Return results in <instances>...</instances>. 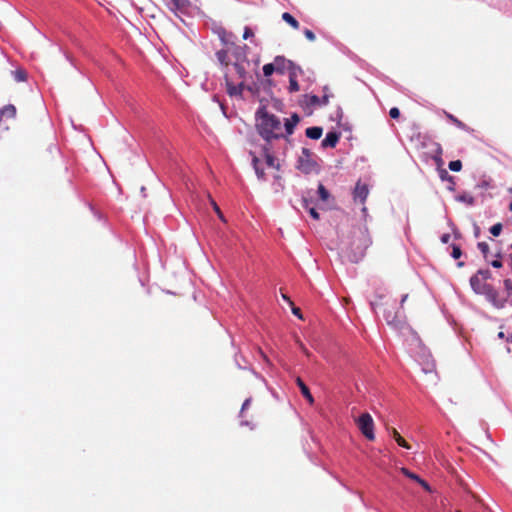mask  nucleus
Returning <instances> with one entry per match:
<instances>
[{"label":"nucleus","instance_id":"nucleus-1","mask_svg":"<svg viewBox=\"0 0 512 512\" xmlns=\"http://www.w3.org/2000/svg\"><path fill=\"white\" fill-rule=\"evenodd\" d=\"M256 128L260 136L268 143L284 136L281 121L275 115L270 114L265 106L260 107L256 112Z\"/></svg>","mask_w":512,"mask_h":512},{"label":"nucleus","instance_id":"nucleus-2","mask_svg":"<svg viewBox=\"0 0 512 512\" xmlns=\"http://www.w3.org/2000/svg\"><path fill=\"white\" fill-rule=\"evenodd\" d=\"M470 285L475 293L485 295L486 299L497 309L505 307L506 298L500 297L498 291L492 285L483 282L477 273L470 278Z\"/></svg>","mask_w":512,"mask_h":512},{"label":"nucleus","instance_id":"nucleus-3","mask_svg":"<svg viewBox=\"0 0 512 512\" xmlns=\"http://www.w3.org/2000/svg\"><path fill=\"white\" fill-rule=\"evenodd\" d=\"M371 243L372 241L367 229H358L355 231L353 234V241L351 243V255H349L350 261L358 262L362 259Z\"/></svg>","mask_w":512,"mask_h":512},{"label":"nucleus","instance_id":"nucleus-4","mask_svg":"<svg viewBox=\"0 0 512 512\" xmlns=\"http://www.w3.org/2000/svg\"><path fill=\"white\" fill-rule=\"evenodd\" d=\"M297 169L304 174L317 173L319 171V164L316 157L308 148H302L301 155L297 161Z\"/></svg>","mask_w":512,"mask_h":512},{"label":"nucleus","instance_id":"nucleus-5","mask_svg":"<svg viewBox=\"0 0 512 512\" xmlns=\"http://www.w3.org/2000/svg\"><path fill=\"white\" fill-rule=\"evenodd\" d=\"M409 299V294H404L400 300V307L394 309V307L386 306L384 309V318L389 325L399 326L405 319V303Z\"/></svg>","mask_w":512,"mask_h":512},{"label":"nucleus","instance_id":"nucleus-6","mask_svg":"<svg viewBox=\"0 0 512 512\" xmlns=\"http://www.w3.org/2000/svg\"><path fill=\"white\" fill-rule=\"evenodd\" d=\"M357 426L361 433L370 441H373L375 439L374 434V422L369 413H363L361 414L357 421Z\"/></svg>","mask_w":512,"mask_h":512},{"label":"nucleus","instance_id":"nucleus-7","mask_svg":"<svg viewBox=\"0 0 512 512\" xmlns=\"http://www.w3.org/2000/svg\"><path fill=\"white\" fill-rule=\"evenodd\" d=\"M368 195H369L368 186L366 184H362L360 181H358L356 183V186L353 191L354 202H359L360 204H364Z\"/></svg>","mask_w":512,"mask_h":512},{"label":"nucleus","instance_id":"nucleus-8","mask_svg":"<svg viewBox=\"0 0 512 512\" xmlns=\"http://www.w3.org/2000/svg\"><path fill=\"white\" fill-rule=\"evenodd\" d=\"M275 72L283 74L286 69L294 68L292 61L285 59L284 56H276L273 61Z\"/></svg>","mask_w":512,"mask_h":512},{"label":"nucleus","instance_id":"nucleus-9","mask_svg":"<svg viewBox=\"0 0 512 512\" xmlns=\"http://www.w3.org/2000/svg\"><path fill=\"white\" fill-rule=\"evenodd\" d=\"M170 9L175 13H186L191 7L189 0H170Z\"/></svg>","mask_w":512,"mask_h":512},{"label":"nucleus","instance_id":"nucleus-10","mask_svg":"<svg viewBox=\"0 0 512 512\" xmlns=\"http://www.w3.org/2000/svg\"><path fill=\"white\" fill-rule=\"evenodd\" d=\"M226 87H227V93L230 96H240L242 95L243 89H244V82L241 81L239 84L234 85L232 81H230L228 75H226Z\"/></svg>","mask_w":512,"mask_h":512},{"label":"nucleus","instance_id":"nucleus-11","mask_svg":"<svg viewBox=\"0 0 512 512\" xmlns=\"http://www.w3.org/2000/svg\"><path fill=\"white\" fill-rule=\"evenodd\" d=\"M340 135L337 132H328L321 142L323 148H334L339 141Z\"/></svg>","mask_w":512,"mask_h":512},{"label":"nucleus","instance_id":"nucleus-12","mask_svg":"<svg viewBox=\"0 0 512 512\" xmlns=\"http://www.w3.org/2000/svg\"><path fill=\"white\" fill-rule=\"evenodd\" d=\"M331 97H333V94H323L322 97L310 95L308 96V104L311 106H325L329 103Z\"/></svg>","mask_w":512,"mask_h":512},{"label":"nucleus","instance_id":"nucleus-13","mask_svg":"<svg viewBox=\"0 0 512 512\" xmlns=\"http://www.w3.org/2000/svg\"><path fill=\"white\" fill-rule=\"evenodd\" d=\"M296 384L299 387L302 395L306 398V400L310 403H314V398L308 388V386L303 382V380L300 377L296 378Z\"/></svg>","mask_w":512,"mask_h":512},{"label":"nucleus","instance_id":"nucleus-14","mask_svg":"<svg viewBox=\"0 0 512 512\" xmlns=\"http://www.w3.org/2000/svg\"><path fill=\"white\" fill-rule=\"evenodd\" d=\"M300 117L298 114L294 113L290 119H286L285 121V130L288 135L293 134L295 126L299 123Z\"/></svg>","mask_w":512,"mask_h":512},{"label":"nucleus","instance_id":"nucleus-15","mask_svg":"<svg viewBox=\"0 0 512 512\" xmlns=\"http://www.w3.org/2000/svg\"><path fill=\"white\" fill-rule=\"evenodd\" d=\"M323 129L318 126L309 127L306 129L305 134L308 138L317 140L322 136Z\"/></svg>","mask_w":512,"mask_h":512},{"label":"nucleus","instance_id":"nucleus-16","mask_svg":"<svg viewBox=\"0 0 512 512\" xmlns=\"http://www.w3.org/2000/svg\"><path fill=\"white\" fill-rule=\"evenodd\" d=\"M446 114V117L455 125L457 126L459 129H462L464 131H467V132H471L472 129L470 127H468L464 122H462L461 120H459L458 118H456L454 115L450 114V113H445Z\"/></svg>","mask_w":512,"mask_h":512},{"label":"nucleus","instance_id":"nucleus-17","mask_svg":"<svg viewBox=\"0 0 512 512\" xmlns=\"http://www.w3.org/2000/svg\"><path fill=\"white\" fill-rule=\"evenodd\" d=\"M251 154H252V156H253V157H252V164H253V167H254V169H255V173H256V175H257L258 179H260V180H265V172H264V170H263L262 168H260V166H259L260 161H259L258 157H257L255 154H253V153H251Z\"/></svg>","mask_w":512,"mask_h":512},{"label":"nucleus","instance_id":"nucleus-18","mask_svg":"<svg viewBox=\"0 0 512 512\" xmlns=\"http://www.w3.org/2000/svg\"><path fill=\"white\" fill-rule=\"evenodd\" d=\"M297 75L295 73V71H290V74H289V91L291 93H294V92H298L300 90V86L298 84V81H297Z\"/></svg>","mask_w":512,"mask_h":512},{"label":"nucleus","instance_id":"nucleus-19","mask_svg":"<svg viewBox=\"0 0 512 512\" xmlns=\"http://www.w3.org/2000/svg\"><path fill=\"white\" fill-rule=\"evenodd\" d=\"M0 115L6 118H14L16 116V108L12 104H8L0 109Z\"/></svg>","mask_w":512,"mask_h":512},{"label":"nucleus","instance_id":"nucleus-20","mask_svg":"<svg viewBox=\"0 0 512 512\" xmlns=\"http://www.w3.org/2000/svg\"><path fill=\"white\" fill-rule=\"evenodd\" d=\"M391 435L394 438V440L397 442V444L405 449H410V445L407 443V441L399 434V432L395 429H391Z\"/></svg>","mask_w":512,"mask_h":512},{"label":"nucleus","instance_id":"nucleus-21","mask_svg":"<svg viewBox=\"0 0 512 512\" xmlns=\"http://www.w3.org/2000/svg\"><path fill=\"white\" fill-rule=\"evenodd\" d=\"M264 153H265V158H266V164H267V166H269V167H273V168H276V169H279V168H280V165L275 163V158H274V156L270 153V149H269V148H267V147H264Z\"/></svg>","mask_w":512,"mask_h":512},{"label":"nucleus","instance_id":"nucleus-22","mask_svg":"<svg viewBox=\"0 0 512 512\" xmlns=\"http://www.w3.org/2000/svg\"><path fill=\"white\" fill-rule=\"evenodd\" d=\"M282 19L294 29H299V22L288 12L282 14Z\"/></svg>","mask_w":512,"mask_h":512},{"label":"nucleus","instance_id":"nucleus-23","mask_svg":"<svg viewBox=\"0 0 512 512\" xmlns=\"http://www.w3.org/2000/svg\"><path fill=\"white\" fill-rule=\"evenodd\" d=\"M232 69L234 70L235 74L238 75L239 78L243 79L245 77L246 70L241 63H233Z\"/></svg>","mask_w":512,"mask_h":512},{"label":"nucleus","instance_id":"nucleus-24","mask_svg":"<svg viewBox=\"0 0 512 512\" xmlns=\"http://www.w3.org/2000/svg\"><path fill=\"white\" fill-rule=\"evenodd\" d=\"M318 194H319V198L322 200V201H327L330 197V194L328 192V190L324 187L323 184H319L318 186Z\"/></svg>","mask_w":512,"mask_h":512},{"label":"nucleus","instance_id":"nucleus-25","mask_svg":"<svg viewBox=\"0 0 512 512\" xmlns=\"http://www.w3.org/2000/svg\"><path fill=\"white\" fill-rule=\"evenodd\" d=\"M216 56L221 64L228 66V62H227L228 53L226 50L217 51Z\"/></svg>","mask_w":512,"mask_h":512},{"label":"nucleus","instance_id":"nucleus-26","mask_svg":"<svg viewBox=\"0 0 512 512\" xmlns=\"http://www.w3.org/2000/svg\"><path fill=\"white\" fill-rule=\"evenodd\" d=\"M209 198H210V203H211V205H212V207H213V210L215 211V213L217 214V216L219 217V219H220L221 221L225 222V221H226V219H225V217H224L223 213L221 212V210H220L219 206H218V205H217V203L214 201V199H212L211 197H209Z\"/></svg>","mask_w":512,"mask_h":512},{"label":"nucleus","instance_id":"nucleus-27","mask_svg":"<svg viewBox=\"0 0 512 512\" xmlns=\"http://www.w3.org/2000/svg\"><path fill=\"white\" fill-rule=\"evenodd\" d=\"M458 199L461 202H464L470 206L474 205V203H475V198L471 194H463V195L459 196Z\"/></svg>","mask_w":512,"mask_h":512},{"label":"nucleus","instance_id":"nucleus-28","mask_svg":"<svg viewBox=\"0 0 512 512\" xmlns=\"http://www.w3.org/2000/svg\"><path fill=\"white\" fill-rule=\"evenodd\" d=\"M477 246L484 258L488 260L489 245L486 242H479Z\"/></svg>","mask_w":512,"mask_h":512},{"label":"nucleus","instance_id":"nucleus-29","mask_svg":"<svg viewBox=\"0 0 512 512\" xmlns=\"http://www.w3.org/2000/svg\"><path fill=\"white\" fill-rule=\"evenodd\" d=\"M449 169L453 172H459L462 169V162L460 160H454L449 163Z\"/></svg>","mask_w":512,"mask_h":512},{"label":"nucleus","instance_id":"nucleus-30","mask_svg":"<svg viewBox=\"0 0 512 512\" xmlns=\"http://www.w3.org/2000/svg\"><path fill=\"white\" fill-rule=\"evenodd\" d=\"M275 72L274 66L272 63L265 64L263 66L264 76L269 77Z\"/></svg>","mask_w":512,"mask_h":512},{"label":"nucleus","instance_id":"nucleus-31","mask_svg":"<svg viewBox=\"0 0 512 512\" xmlns=\"http://www.w3.org/2000/svg\"><path fill=\"white\" fill-rule=\"evenodd\" d=\"M502 224L501 223H496L495 225H493L491 228H490V233L493 235V236H499L501 231H502Z\"/></svg>","mask_w":512,"mask_h":512},{"label":"nucleus","instance_id":"nucleus-32","mask_svg":"<svg viewBox=\"0 0 512 512\" xmlns=\"http://www.w3.org/2000/svg\"><path fill=\"white\" fill-rule=\"evenodd\" d=\"M504 287H505V290H506V293H507V297H510L512 296V280L511 279H505L504 280Z\"/></svg>","mask_w":512,"mask_h":512},{"label":"nucleus","instance_id":"nucleus-33","mask_svg":"<svg viewBox=\"0 0 512 512\" xmlns=\"http://www.w3.org/2000/svg\"><path fill=\"white\" fill-rule=\"evenodd\" d=\"M401 472L407 476L408 478L412 479V480H415V481H418L419 480V476L416 475L415 473H412L411 471H409L407 468H401Z\"/></svg>","mask_w":512,"mask_h":512},{"label":"nucleus","instance_id":"nucleus-34","mask_svg":"<svg viewBox=\"0 0 512 512\" xmlns=\"http://www.w3.org/2000/svg\"><path fill=\"white\" fill-rule=\"evenodd\" d=\"M462 255V251H461V248L457 245H453L452 246V253H451V256L454 258V259H459Z\"/></svg>","mask_w":512,"mask_h":512},{"label":"nucleus","instance_id":"nucleus-35","mask_svg":"<svg viewBox=\"0 0 512 512\" xmlns=\"http://www.w3.org/2000/svg\"><path fill=\"white\" fill-rule=\"evenodd\" d=\"M477 274L479 275V277L482 279V280H487L489 278H491V272L490 270L486 269V270H479L477 272Z\"/></svg>","mask_w":512,"mask_h":512},{"label":"nucleus","instance_id":"nucleus-36","mask_svg":"<svg viewBox=\"0 0 512 512\" xmlns=\"http://www.w3.org/2000/svg\"><path fill=\"white\" fill-rule=\"evenodd\" d=\"M495 256L497 257V259L491 261L490 263L494 268H501L502 262L499 260V258L501 257V253L498 251L496 252Z\"/></svg>","mask_w":512,"mask_h":512},{"label":"nucleus","instance_id":"nucleus-37","mask_svg":"<svg viewBox=\"0 0 512 512\" xmlns=\"http://www.w3.org/2000/svg\"><path fill=\"white\" fill-rule=\"evenodd\" d=\"M440 178L442 180H446V181H449V182L453 183V177L450 176L446 170H441L440 171Z\"/></svg>","mask_w":512,"mask_h":512},{"label":"nucleus","instance_id":"nucleus-38","mask_svg":"<svg viewBox=\"0 0 512 512\" xmlns=\"http://www.w3.org/2000/svg\"><path fill=\"white\" fill-rule=\"evenodd\" d=\"M389 115H390L391 118L397 119L400 116V111H399V109L397 107H393V108L390 109Z\"/></svg>","mask_w":512,"mask_h":512},{"label":"nucleus","instance_id":"nucleus-39","mask_svg":"<svg viewBox=\"0 0 512 512\" xmlns=\"http://www.w3.org/2000/svg\"><path fill=\"white\" fill-rule=\"evenodd\" d=\"M304 35L305 37L309 40V41H314L316 39L315 37V34L313 33V31L309 30V29H305L304 30Z\"/></svg>","mask_w":512,"mask_h":512},{"label":"nucleus","instance_id":"nucleus-40","mask_svg":"<svg viewBox=\"0 0 512 512\" xmlns=\"http://www.w3.org/2000/svg\"><path fill=\"white\" fill-rule=\"evenodd\" d=\"M16 80L17 81H24L26 80V72L23 70L16 71Z\"/></svg>","mask_w":512,"mask_h":512},{"label":"nucleus","instance_id":"nucleus-41","mask_svg":"<svg viewBox=\"0 0 512 512\" xmlns=\"http://www.w3.org/2000/svg\"><path fill=\"white\" fill-rule=\"evenodd\" d=\"M254 35L253 31L249 27H245L243 38L248 39L249 37H252Z\"/></svg>","mask_w":512,"mask_h":512},{"label":"nucleus","instance_id":"nucleus-42","mask_svg":"<svg viewBox=\"0 0 512 512\" xmlns=\"http://www.w3.org/2000/svg\"><path fill=\"white\" fill-rule=\"evenodd\" d=\"M291 306H292V313H293L295 316H297L298 318L302 319V314H301V310H300V308L295 307V306H293V305H291Z\"/></svg>","mask_w":512,"mask_h":512},{"label":"nucleus","instance_id":"nucleus-43","mask_svg":"<svg viewBox=\"0 0 512 512\" xmlns=\"http://www.w3.org/2000/svg\"><path fill=\"white\" fill-rule=\"evenodd\" d=\"M309 214L311 215V217H313L315 220H318L319 219V213L316 211L315 208H310L309 209Z\"/></svg>","mask_w":512,"mask_h":512},{"label":"nucleus","instance_id":"nucleus-44","mask_svg":"<svg viewBox=\"0 0 512 512\" xmlns=\"http://www.w3.org/2000/svg\"><path fill=\"white\" fill-rule=\"evenodd\" d=\"M251 398H248L244 401L241 408V414L250 406Z\"/></svg>","mask_w":512,"mask_h":512},{"label":"nucleus","instance_id":"nucleus-45","mask_svg":"<svg viewBox=\"0 0 512 512\" xmlns=\"http://www.w3.org/2000/svg\"><path fill=\"white\" fill-rule=\"evenodd\" d=\"M425 490L429 491L430 490V487L428 485V483L426 481H424L423 479L419 478V480L417 481Z\"/></svg>","mask_w":512,"mask_h":512},{"label":"nucleus","instance_id":"nucleus-46","mask_svg":"<svg viewBox=\"0 0 512 512\" xmlns=\"http://www.w3.org/2000/svg\"><path fill=\"white\" fill-rule=\"evenodd\" d=\"M451 236L448 233H445L441 236V242L447 244L450 240Z\"/></svg>","mask_w":512,"mask_h":512},{"label":"nucleus","instance_id":"nucleus-47","mask_svg":"<svg viewBox=\"0 0 512 512\" xmlns=\"http://www.w3.org/2000/svg\"><path fill=\"white\" fill-rule=\"evenodd\" d=\"M300 348L306 356H308V357L310 356V352L307 350V348L302 343H300Z\"/></svg>","mask_w":512,"mask_h":512},{"label":"nucleus","instance_id":"nucleus-48","mask_svg":"<svg viewBox=\"0 0 512 512\" xmlns=\"http://www.w3.org/2000/svg\"><path fill=\"white\" fill-rule=\"evenodd\" d=\"M474 235H475V237H479V235H480V229L478 226H475Z\"/></svg>","mask_w":512,"mask_h":512},{"label":"nucleus","instance_id":"nucleus-49","mask_svg":"<svg viewBox=\"0 0 512 512\" xmlns=\"http://www.w3.org/2000/svg\"><path fill=\"white\" fill-rule=\"evenodd\" d=\"M283 299L286 300L290 305H293V302L290 300V298L286 295H282Z\"/></svg>","mask_w":512,"mask_h":512},{"label":"nucleus","instance_id":"nucleus-50","mask_svg":"<svg viewBox=\"0 0 512 512\" xmlns=\"http://www.w3.org/2000/svg\"><path fill=\"white\" fill-rule=\"evenodd\" d=\"M323 91H324V94H331V93H330V90H329V88H328L327 86H325V87L323 88Z\"/></svg>","mask_w":512,"mask_h":512},{"label":"nucleus","instance_id":"nucleus-51","mask_svg":"<svg viewBox=\"0 0 512 512\" xmlns=\"http://www.w3.org/2000/svg\"><path fill=\"white\" fill-rule=\"evenodd\" d=\"M498 337H499L500 339H503V338L505 337L504 332L500 331V332L498 333Z\"/></svg>","mask_w":512,"mask_h":512},{"label":"nucleus","instance_id":"nucleus-52","mask_svg":"<svg viewBox=\"0 0 512 512\" xmlns=\"http://www.w3.org/2000/svg\"><path fill=\"white\" fill-rule=\"evenodd\" d=\"M463 265H464V263H463V262H459V263H458V266H459V267H462Z\"/></svg>","mask_w":512,"mask_h":512},{"label":"nucleus","instance_id":"nucleus-53","mask_svg":"<svg viewBox=\"0 0 512 512\" xmlns=\"http://www.w3.org/2000/svg\"><path fill=\"white\" fill-rule=\"evenodd\" d=\"M509 210L512 212V202L509 205Z\"/></svg>","mask_w":512,"mask_h":512},{"label":"nucleus","instance_id":"nucleus-54","mask_svg":"<svg viewBox=\"0 0 512 512\" xmlns=\"http://www.w3.org/2000/svg\"><path fill=\"white\" fill-rule=\"evenodd\" d=\"M366 210H367V208L364 206V207L362 208V211H363V212H366Z\"/></svg>","mask_w":512,"mask_h":512},{"label":"nucleus","instance_id":"nucleus-55","mask_svg":"<svg viewBox=\"0 0 512 512\" xmlns=\"http://www.w3.org/2000/svg\"><path fill=\"white\" fill-rule=\"evenodd\" d=\"M511 248H512V244H511Z\"/></svg>","mask_w":512,"mask_h":512}]
</instances>
